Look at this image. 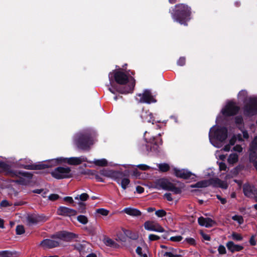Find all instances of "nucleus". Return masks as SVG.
Listing matches in <instances>:
<instances>
[{
	"label": "nucleus",
	"instance_id": "44",
	"mask_svg": "<svg viewBox=\"0 0 257 257\" xmlns=\"http://www.w3.org/2000/svg\"><path fill=\"white\" fill-rule=\"evenodd\" d=\"M160 239V237L155 234H150L149 236V239L150 241L157 240Z\"/></svg>",
	"mask_w": 257,
	"mask_h": 257
},
{
	"label": "nucleus",
	"instance_id": "25",
	"mask_svg": "<svg viewBox=\"0 0 257 257\" xmlns=\"http://www.w3.org/2000/svg\"><path fill=\"white\" fill-rule=\"evenodd\" d=\"M213 182V179H210L209 180H203L196 183L195 185H194L193 187H197V188H203L207 187L210 185H212Z\"/></svg>",
	"mask_w": 257,
	"mask_h": 257
},
{
	"label": "nucleus",
	"instance_id": "12",
	"mask_svg": "<svg viewBox=\"0 0 257 257\" xmlns=\"http://www.w3.org/2000/svg\"><path fill=\"white\" fill-rule=\"evenodd\" d=\"M239 109V107L236 105L235 103L230 101L227 103L221 111L225 116H231L235 114Z\"/></svg>",
	"mask_w": 257,
	"mask_h": 257
},
{
	"label": "nucleus",
	"instance_id": "8",
	"mask_svg": "<svg viewBox=\"0 0 257 257\" xmlns=\"http://www.w3.org/2000/svg\"><path fill=\"white\" fill-rule=\"evenodd\" d=\"M74 140L77 147L83 150H88L93 144L92 140L87 134L78 133L75 135Z\"/></svg>",
	"mask_w": 257,
	"mask_h": 257
},
{
	"label": "nucleus",
	"instance_id": "7",
	"mask_svg": "<svg viewBox=\"0 0 257 257\" xmlns=\"http://www.w3.org/2000/svg\"><path fill=\"white\" fill-rule=\"evenodd\" d=\"M85 162H88V161L87 160V158L84 156H81L79 157H70L68 158H59L51 160L49 162L51 164H44L43 165V168L49 167L53 165H56L61 162H66L71 165H78Z\"/></svg>",
	"mask_w": 257,
	"mask_h": 257
},
{
	"label": "nucleus",
	"instance_id": "52",
	"mask_svg": "<svg viewBox=\"0 0 257 257\" xmlns=\"http://www.w3.org/2000/svg\"><path fill=\"white\" fill-rule=\"evenodd\" d=\"M136 191L139 193H142L144 191V188L141 186H138L136 187Z\"/></svg>",
	"mask_w": 257,
	"mask_h": 257
},
{
	"label": "nucleus",
	"instance_id": "6",
	"mask_svg": "<svg viewBox=\"0 0 257 257\" xmlns=\"http://www.w3.org/2000/svg\"><path fill=\"white\" fill-rule=\"evenodd\" d=\"M176 8L177 9L173 19L182 25H186V22L190 19V8L183 4L177 5Z\"/></svg>",
	"mask_w": 257,
	"mask_h": 257
},
{
	"label": "nucleus",
	"instance_id": "37",
	"mask_svg": "<svg viewBox=\"0 0 257 257\" xmlns=\"http://www.w3.org/2000/svg\"><path fill=\"white\" fill-rule=\"evenodd\" d=\"M232 239L236 240L237 241H240L242 239V236L240 234H238V233H237L235 232L232 233Z\"/></svg>",
	"mask_w": 257,
	"mask_h": 257
},
{
	"label": "nucleus",
	"instance_id": "20",
	"mask_svg": "<svg viewBox=\"0 0 257 257\" xmlns=\"http://www.w3.org/2000/svg\"><path fill=\"white\" fill-rule=\"evenodd\" d=\"M76 213L75 210L64 206L60 207L57 210L58 214L63 216H73L75 215Z\"/></svg>",
	"mask_w": 257,
	"mask_h": 257
},
{
	"label": "nucleus",
	"instance_id": "54",
	"mask_svg": "<svg viewBox=\"0 0 257 257\" xmlns=\"http://www.w3.org/2000/svg\"><path fill=\"white\" fill-rule=\"evenodd\" d=\"M64 200L71 203L73 202V198L71 197H65L64 198Z\"/></svg>",
	"mask_w": 257,
	"mask_h": 257
},
{
	"label": "nucleus",
	"instance_id": "10",
	"mask_svg": "<svg viewBox=\"0 0 257 257\" xmlns=\"http://www.w3.org/2000/svg\"><path fill=\"white\" fill-rule=\"evenodd\" d=\"M51 175L57 179L69 178L72 176L70 168L68 167H59L55 168L51 173Z\"/></svg>",
	"mask_w": 257,
	"mask_h": 257
},
{
	"label": "nucleus",
	"instance_id": "39",
	"mask_svg": "<svg viewBox=\"0 0 257 257\" xmlns=\"http://www.w3.org/2000/svg\"><path fill=\"white\" fill-rule=\"evenodd\" d=\"M96 211L98 213L103 216H106L108 214V211L103 208L98 209Z\"/></svg>",
	"mask_w": 257,
	"mask_h": 257
},
{
	"label": "nucleus",
	"instance_id": "24",
	"mask_svg": "<svg viewBox=\"0 0 257 257\" xmlns=\"http://www.w3.org/2000/svg\"><path fill=\"white\" fill-rule=\"evenodd\" d=\"M122 212L132 216H139L141 215V212L138 209L131 207L125 208Z\"/></svg>",
	"mask_w": 257,
	"mask_h": 257
},
{
	"label": "nucleus",
	"instance_id": "63",
	"mask_svg": "<svg viewBox=\"0 0 257 257\" xmlns=\"http://www.w3.org/2000/svg\"><path fill=\"white\" fill-rule=\"evenodd\" d=\"M24 204V203L22 201H19L15 203L14 204L15 205H22Z\"/></svg>",
	"mask_w": 257,
	"mask_h": 257
},
{
	"label": "nucleus",
	"instance_id": "61",
	"mask_svg": "<svg viewBox=\"0 0 257 257\" xmlns=\"http://www.w3.org/2000/svg\"><path fill=\"white\" fill-rule=\"evenodd\" d=\"M202 235L203 238L206 240H209L210 239V236L207 234L202 233Z\"/></svg>",
	"mask_w": 257,
	"mask_h": 257
},
{
	"label": "nucleus",
	"instance_id": "53",
	"mask_svg": "<svg viewBox=\"0 0 257 257\" xmlns=\"http://www.w3.org/2000/svg\"><path fill=\"white\" fill-rule=\"evenodd\" d=\"M133 175L136 178H140L141 173L137 170H135L133 171Z\"/></svg>",
	"mask_w": 257,
	"mask_h": 257
},
{
	"label": "nucleus",
	"instance_id": "35",
	"mask_svg": "<svg viewBox=\"0 0 257 257\" xmlns=\"http://www.w3.org/2000/svg\"><path fill=\"white\" fill-rule=\"evenodd\" d=\"M247 91L245 90H241L240 91L238 95V97L239 99L241 100H245L247 96Z\"/></svg>",
	"mask_w": 257,
	"mask_h": 257
},
{
	"label": "nucleus",
	"instance_id": "47",
	"mask_svg": "<svg viewBox=\"0 0 257 257\" xmlns=\"http://www.w3.org/2000/svg\"><path fill=\"white\" fill-rule=\"evenodd\" d=\"M59 196L58 195L56 194H51L49 196V199L52 201H55L59 198Z\"/></svg>",
	"mask_w": 257,
	"mask_h": 257
},
{
	"label": "nucleus",
	"instance_id": "14",
	"mask_svg": "<svg viewBox=\"0 0 257 257\" xmlns=\"http://www.w3.org/2000/svg\"><path fill=\"white\" fill-rule=\"evenodd\" d=\"M48 220V217L43 214H31L28 216L27 222L28 225H32L40 222L45 221Z\"/></svg>",
	"mask_w": 257,
	"mask_h": 257
},
{
	"label": "nucleus",
	"instance_id": "32",
	"mask_svg": "<svg viewBox=\"0 0 257 257\" xmlns=\"http://www.w3.org/2000/svg\"><path fill=\"white\" fill-rule=\"evenodd\" d=\"M77 220L83 224H86L88 222V219L84 215H79L77 217Z\"/></svg>",
	"mask_w": 257,
	"mask_h": 257
},
{
	"label": "nucleus",
	"instance_id": "30",
	"mask_svg": "<svg viewBox=\"0 0 257 257\" xmlns=\"http://www.w3.org/2000/svg\"><path fill=\"white\" fill-rule=\"evenodd\" d=\"M162 254L165 257H178V255L175 252V250L173 248H171L169 251L164 252L162 251Z\"/></svg>",
	"mask_w": 257,
	"mask_h": 257
},
{
	"label": "nucleus",
	"instance_id": "60",
	"mask_svg": "<svg viewBox=\"0 0 257 257\" xmlns=\"http://www.w3.org/2000/svg\"><path fill=\"white\" fill-rule=\"evenodd\" d=\"M142 248L141 247H138L136 249V252L140 256H142Z\"/></svg>",
	"mask_w": 257,
	"mask_h": 257
},
{
	"label": "nucleus",
	"instance_id": "11",
	"mask_svg": "<svg viewBox=\"0 0 257 257\" xmlns=\"http://www.w3.org/2000/svg\"><path fill=\"white\" fill-rule=\"evenodd\" d=\"M136 100L139 102L146 103H151L156 101L151 91L147 89L144 90L143 93L137 94Z\"/></svg>",
	"mask_w": 257,
	"mask_h": 257
},
{
	"label": "nucleus",
	"instance_id": "27",
	"mask_svg": "<svg viewBox=\"0 0 257 257\" xmlns=\"http://www.w3.org/2000/svg\"><path fill=\"white\" fill-rule=\"evenodd\" d=\"M103 242L106 245L111 247L116 248L118 246L115 241L108 237L104 238Z\"/></svg>",
	"mask_w": 257,
	"mask_h": 257
},
{
	"label": "nucleus",
	"instance_id": "55",
	"mask_svg": "<svg viewBox=\"0 0 257 257\" xmlns=\"http://www.w3.org/2000/svg\"><path fill=\"white\" fill-rule=\"evenodd\" d=\"M164 196L168 201H172L173 200L170 193H166Z\"/></svg>",
	"mask_w": 257,
	"mask_h": 257
},
{
	"label": "nucleus",
	"instance_id": "1",
	"mask_svg": "<svg viewBox=\"0 0 257 257\" xmlns=\"http://www.w3.org/2000/svg\"><path fill=\"white\" fill-rule=\"evenodd\" d=\"M112 75L114 76L115 81L118 84L123 85L127 84V88L123 89H119L117 91L121 93H126L131 92L135 85V80L134 78L128 76L124 72L120 71H114L109 74L108 77L110 81V84L112 86Z\"/></svg>",
	"mask_w": 257,
	"mask_h": 257
},
{
	"label": "nucleus",
	"instance_id": "26",
	"mask_svg": "<svg viewBox=\"0 0 257 257\" xmlns=\"http://www.w3.org/2000/svg\"><path fill=\"white\" fill-rule=\"evenodd\" d=\"M212 185L222 189H226L228 187V185L225 181H222L218 178L213 179Z\"/></svg>",
	"mask_w": 257,
	"mask_h": 257
},
{
	"label": "nucleus",
	"instance_id": "38",
	"mask_svg": "<svg viewBox=\"0 0 257 257\" xmlns=\"http://www.w3.org/2000/svg\"><path fill=\"white\" fill-rule=\"evenodd\" d=\"M155 214L159 217H162L166 215V212L164 210H158L156 211Z\"/></svg>",
	"mask_w": 257,
	"mask_h": 257
},
{
	"label": "nucleus",
	"instance_id": "13",
	"mask_svg": "<svg viewBox=\"0 0 257 257\" xmlns=\"http://www.w3.org/2000/svg\"><path fill=\"white\" fill-rule=\"evenodd\" d=\"M257 113V99H250V103L246 105L244 109V113L246 115H253Z\"/></svg>",
	"mask_w": 257,
	"mask_h": 257
},
{
	"label": "nucleus",
	"instance_id": "19",
	"mask_svg": "<svg viewBox=\"0 0 257 257\" xmlns=\"http://www.w3.org/2000/svg\"><path fill=\"white\" fill-rule=\"evenodd\" d=\"M175 175L181 178L187 179H194L195 178L194 174L185 169H176L174 170Z\"/></svg>",
	"mask_w": 257,
	"mask_h": 257
},
{
	"label": "nucleus",
	"instance_id": "42",
	"mask_svg": "<svg viewBox=\"0 0 257 257\" xmlns=\"http://www.w3.org/2000/svg\"><path fill=\"white\" fill-rule=\"evenodd\" d=\"M182 239V237L180 235L172 236L170 237V240L172 241L179 242Z\"/></svg>",
	"mask_w": 257,
	"mask_h": 257
},
{
	"label": "nucleus",
	"instance_id": "4",
	"mask_svg": "<svg viewBox=\"0 0 257 257\" xmlns=\"http://www.w3.org/2000/svg\"><path fill=\"white\" fill-rule=\"evenodd\" d=\"M227 137V130L224 127H212L209 132V138L210 143L215 147L220 148L222 143Z\"/></svg>",
	"mask_w": 257,
	"mask_h": 257
},
{
	"label": "nucleus",
	"instance_id": "40",
	"mask_svg": "<svg viewBox=\"0 0 257 257\" xmlns=\"http://www.w3.org/2000/svg\"><path fill=\"white\" fill-rule=\"evenodd\" d=\"M158 139V138H155L154 137H153V138H151L149 140V141H148L149 143L154 144L155 146H156L155 148H154L155 149H156L157 147L159 146V144L157 142Z\"/></svg>",
	"mask_w": 257,
	"mask_h": 257
},
{
	"label": "nucleus",
	"instance_id": "58",
	"mask_svg": "<svg viewBox=\"0 0 257 257\" xmlns=\"http://www.w3.org/2000/svg\"><path fill=\"white\" fill-rule=\"evenodd\" d=\"M231 146L232 145L230 143L229 144L226 145L223 148L224 151L226 152L229 151Z\"/></svg>",
	"mask_w": 257,
	"mask_h": 257
},
{
	"label": "nucleus",
	"instance_id": "41",
	"mask_svg": "<svg viewBox=\"0 0 257 257\" xmlns=\"http://www.w3.org/2000/svg\"><path fill=\"white\" fill-rule=\"evenodd\" d=\"M11 255V253L8 251H0V257H10Z\"/></svg>",
	"mask_w": 257,
	"mask_h": 257
},
{
	"label": "nucleus",
	"instance_id": "59",
	"mask_svg": "<svg viewBox=\"0 0 257 257\" xmlns=\"http://www.w3.org/2000/svg\"><path fill=\"white\" fill-rule=\"evenodd\" d=\"M2 206L6 207L9 205V203L7 200H3L1 203Z\"/></svg>",
	"mask_w": 257,
	"mask_h": 257
},
{
	"label": "nucleus",
	"instance_id": "23",
	"mask_svg": "<svg viewBox=\"0 0 257 257\" xmlns=\"http://www.w3.org/2000/svg\"><path fill=\"white\" fill-rule=\"evenodd\" d=\"M141 116L144 121L152 122L153 124L154 123V119L153 117V114L149 111L143 110L141 113Z\"/></svg>",
	"mask_w": 257,
	"mask_h": 257
},
{
	"label": "nucleus",
	"instance_id": "56",
	"mask_svg": "<svg viewBox=\"0 0 257 257\" xmlns=\"http://www.w3.org/2000/svg\"><path fill=\"white\" fill-rule=\"evenodd\" d=\"M217 198L220 201L222 204H224L226 203V200L225 198H221L219 195H217Z\"/></svg>",
	"mask_w": 257,
	"mask_h": 257
},
{
	"label": "nucleus",
	"instance_id": "46",
	"mask_svg": "<svg viewBox=\"0 0 257 257\" xmlns=\"http://www.w3.org/2000/svg\"><path fill=\"white\" fill-rule=\"evenodd\" d=\"M232 150L238 153H241L242 151V148L239 145H237L233 147Z\"/></svg>",
	"mask_w": 257,
	"mask_h": 257
},
{
	"label": "nucleus",
	"instance_id": "50",
	"mask_svg": "<svg viewBox=\"0 0 257 257\" xmlns=\"http://www.w3.org/2000/svg\"><path fill=\"white\" fill-rule=\"evenodd\" d=\"M249 243L251 245H255L256 244L255 239V236L252 235L251 236L249 239Z\"/></svg>",
	"mask_w": 257,
	"mask_h": 257
},
{
	"label": "nucleus",
	"instance_id": "31",
	"mask_svg": "<svg viewBox=\"0 0 257 257\" xmlns=\"http://www.w3.org/2000/svg\"><path fill=\"white\" fill-rule=\"evenodd\" d=\"M89 196L87 193H82L80 195H77V196L75 197V200H80L82 201H84L87 200Z\"/></svg>",
	"mask_w": 257,
	"mask_h": 257
},
{
	"label": "nucleus",
	"instance_id": "9",
	"mask_svg": "<svg viewBox=\"0 0 257 257\" xmlns=\"http://www.w3.org/2000/svg\"><path fill=\"white\" fill-rule=\"evenodd\" d=\"M154 185L155 188L171 191L175 194H179L181 192L180 188L175 187L172 183L165 178L156 180L154 182Z\"/></svg>",
	"mask_w": 257,
	"mask_h": 257
},
{
	"label": "nucleus",
	"instance_id": "64",
	"mask_svg": "<svg viewBox=\"0 0 257 257\" xmlns=\"http://www.w3.org/2000/svg\"><path fill=\"white\" fill-rule=\"evenodd\" d=\"M86 257H97V256L94 253H90L87 255Z\"/></svg>",
	"mask_w": 257,
	"mask_h": 257
},
{
	"label": "nucleus",
	"instance_id": "17",
	"mask_svg": "<svg viewBox=\"0 0 257 257\" xmlns=\"http://www.w3.org/2000/svg\"><path fill=\"white\" fill-rule=\"evenodd\" d=\"M242 189L244 195L248 198H253L256 194L257 189L254 186L248 183L244 184L242 186Z\"/></svg>",
	"mask_w": 257,
	"mask_h": 257
},
{
	"label": "nucleus",
	"instance_id": "34",
	"mask_svg": "<svg viewBox=\"0 0 257 257\" xmlns=\"http://www.w3.org/2000/svg\"><path fill=\"white\" fill-rule=\"evenodd\" d=\"M232 219L237 221L239 224H241L243 222V217L240 215H234L232 217Z\"/></svg>",
	"mask_w": 257,
	"mask_h": 257
},
{
	"label": "nucleus",
	"instance_id": "18",
	"mask_svg": "<svg viewBox=\"0 0 257 257\" xmlns=\"http://www.w3.org/2000/svg\"><path fill=\"white\" fill-rule=\"evenodd\" d=\"M239 129L242 133L243 137H242L241 134L234 135L230 140V144L231 145H234L237 140L239 142H243V139H248L249 138V135L247 131L245 130L243 128H239Z\"/></svg>",
	"mask_w": 257,
	"mask_h": 257
},
{
	"label": "nucleus",
	"instance_id": "28",
	"mask_svg": "<svg viewBox=\"0 0 257 257\" xmlns=\"http://www.w3.org/2000/svg\"><path fill=\"white\" fill-rule=\"evenodd\" d=\"M88 163H93L96 166L103 167L106 166L107 164V161L105 159H94L92 162L88 161Z\"/></svg>",
	"mask_w": 257,
	"mask_h": 257
},
{
	"label": "nucleus",
	"instance_id": "62",
	"mask_svg": "<svg viewBox=\"0 0 257 257\" xmlns=\"http://www.w3.org/2000/svg\"><path fill=\"white\" fill-rule=\"evenodd\" d=\"M82 173L84 174H88V175H89V174H92V172L90 170H87L85 171Z\"/></svg>",
	"mask_w": 257,
	"mask_h": 257
},
{
	"label": "nucleus",
	"instance_id": "45",
	"mask_svg": "<svg viewBox=\"0 0 257 257\" xmlns=\"http://www.w3.org/2000/svg\"><path fill=\"white\" fill-rule=\"evenodd\" d=\"M137 167L142 170H147L151 168V167L147 165L140 164L137 166Z\"/></svg>",
	"mask_w": 257,
	"mask_h": 257
},
{
	"label": "nucleus",
	"instance_id": "33",
	"mask_svg": "<svg viewBox=\"0 0 257 257\" xmlns=\"http://www.w3.org/2000/svg\"><path fill=\"white\" fill-rule=\"evenodd\" d=\"M158 166L160 170L162 172H166L169 169V166L167 164H161Z\"/></svg>",
	"mask_w": 257,
	"mask_h": 257
},
{
	"label": "nucleus",
	"instance_id": "15",
	"mask_svg": "<svg viewBox=\"0 0 257 257\" xmlns=\"http://www.w3.org/2000/svg\"><path fill=\"white\" fill-rule=\"evenodd\" d=\"M249 159L250 162L253 164L257 162V136L254 137L251 142L249 148Z\"/></svg>",
	"mask_w": 257,
	"mask_h": 257
},
{
	"label": "nucleus",
	"instance_id": "36",
	"mask_svg": "<svg viewBox=\"0 0 257 257\" xmlns=\"http://www.w3.org/2000/svg\"><path fill=\"white\" fill-rule=\"evenodd\" d=\"M25 232L24 227L23 225H18L16 227V232L18 234H22Z\"/></svg>",
	"mask_w": 257,
	"mask_h": 257
},
{
	"label": "nucleus",
	"instance_id": "43",
	"mask_svg": "<svg viewBox=\"0 0 257 257\" xmlns=\"http://www.w3.org/2000/svg\"><path fill=\"white\" fill-rule=\"evenodd\" d=\"M218 251L219 253L221 254H224L226 253L225 247L222 245H220L219 246Z\"/></svg>",
	"mask_w": 257,
	"mask_h": 257
},
{
	"label": "nucleus",
	"instance_id": "49",
	"mask_svg": "<svg viewBox=\"0 0 257 257\" xmlns=\"http://www.w3.org/2000/svg\"><path fill=\"white\" fill-rule=\"evenodd\" d=\"M219 169L221 171H225L227 169L226 165L225 163L221 162L219 164Z\"/></svg>",
	"mask_w": 257,
	"mask_h": 257
},
{
	"label": "nucleus",
	"instance_id": "57",
	"mask_svg": "<svg viewBox=\"0 0 257 257\" xmlns=\"http://www.w3.org/2000/svg\"><path fill=\"white\" fill-rule=\"evenodd\" d=\"M186 241L191 244H194L195 242L193 238H186Z\"/></svg>",
	"mask_w": 257,
	"mask_h": 257
},
{
	"label": "nucleus",
	"instance_id": "22",
	"mask_svg": "<svg viewBox=\"0 0 257 257\" xmlns=\"http://www.w3.org/2000/svg\"><path fill=\"white\" fill-rule=\"evenodd\" d=\"M227 249L232 252L239 251L243 249V246L240 245L235 244L233 242L230 241L227 242Z\"/></svg>",
	"mask_w": 257,
	"mask_h": 257
},
{
	"label": "nucleus",
	"instance_id": "3",
	"mask_svg": "<svg viewBox=\"0 0 257 257\" xmlns=\"http://www.w3.org/2000/svg\"><path fill=\"white\" fill-rule=\"evenodd\" d=\"M0 168L6 172L7 175L12 177L18 178L19 179L15 182L22 185L28 184L32 177V175L29 172L12 170L9 165L1 161H0Z\"/></svg>",
	"mask_w": 257,
	"mask_h": 257
},
{
	"label": "nucleus",
	"instance_id": "21",
	"mask_svg": "<svg viewBox=\"0 0 257 257\" xmlns=\"http://www.w3.org/2000/svg\"><path fill=\"white\" fill-rule=\"evenodd\" d=\"M198 222L200 225L205 226L206 227H210L213 226L215 222L210 218H204L200 217L198 219Z\"/></svg>",
	"mask_w": 257,
	"mask_h": 257
},
{
	"label": "nucleus",
	"instance_id": "51",
	"mask_svg": "<svg viewBox=\"0 0 257 257\" xmlns=\"http://www.w3.org/2000/svg\"><path fill=\"white\" fill-rule=\"evenodd\" d=\"M243 119L241 116H237L235 117V122L237 124H242Z\"/></svg>",
	"mask_w": 257,
	"mask_h": 257
},
{
	"label": "nucleus",
	"instance_id": "48",
	"mask_svg": "<svg viewBox=\"0 0 257 257\" xmlns=\"http://www.w3.org/2000/svg\"><path fill=\"white\" fill-rule=\"evenodd\" d=\"M177 64L179 66H183L185 64V58L180 57L177 62Z\"/></svg>",
	"mask_w": 257,
	"mask_h": 257
},
{
	"label": "nucleus",
	"instance_id": "16",
	"mask_svg": "<svg viewBox=\"0 0 257 257\" xmlns=\"http://www.w3.org/2000/svg\"><path fill=\"white\" fill-rule=\"evenodd\" d=\"M144 228L149 231H153L159 232H163L164 228L158 223L154 221H148L145 222Z\"/></svg>",
	"mask_w": 257,
	"mask_h": 257
},
{
	"label": "nucleus",
	"instance_id": "5",
	"mask_svg": "<svg viewBox=\"0 0 257 257\" xmlns=\"http://www.w3.org/2000/svg\"><path fill=\"white\" fill-rule=\"evenodd\" d=\"M101 174L115 181L123 190H125L130 183L128 178L121 172L103 170L101 171Z\"/></svg>",
	"mask_w": 257,
	"mask_h": 257
},
{
	"label": "nucleus",
	"instance_id": "2",
	"mask_svg": "<svg viewBox=\"0 0 257 257\" xmlns=\"http://www.w3.org/2000/svg\"><path fill=\"white\" fill-rule=\"evenodd\" d=\"M76 235L67 231H61L54 235L51 239H45L40 243V245L44 249L52 248L58 246L62 240L69 241L75 238Z\"/></svg>",
	"mask_w": 257,
	"mask_h": 257
},
{
	"label": "nucleus",
	"instance_id": "29",
	"mask_svg": "<svg viewBox=\"0 0 257 257\" xmlns=\"http://www.w3.org/2000/svg\"><path fill=\"white\" fill-rule=\"evenodd\" d=\"M238 155L236 153L231 154L227 159V161L230 164H234L238 162Z\"/></svg>",
	"mask_w": 257,
	"mask_h": 257
}]
</instances>
